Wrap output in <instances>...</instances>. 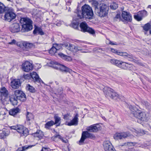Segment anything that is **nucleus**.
<instances>
[{"instance_id":"14","label":"nucleus","mask_w":151,"mask_h":151,"mask_svg":"<svg viewBox=\"0 0 151 151\" xmlns=\"http://www.w3.org/2000/svg\"><path fill=\"white\" fill-rule=\"evenodd\" d=\"M129 136V134L128 132L116 133L114 136V138L115 139H122L126 138Z\"/></svg>"},{"instance_id":"8","label":"nucleus","mask_w":151,"mask_h":151,"mask_svg":"<svg viewBox=\"0 0 151 151\" xmlns=\"http://www.w3.org/2000/svg\"><path fill=\"white\" fill-rule=\"evenodd\" d=\"M80 26L81 31L83 32H87L92 35H94L95 34V30L91 28L88 27L85 22H81L80 24Z\"/></svg>"},{"instance_id":"16","label":"nucleus","mask_w":151,"mask_h":151,"mask_svg":"<svg viewBox=\"0 0 151 151\" xmlns=\"http://www.w3.org/2000/svg\"><path fill=\"white\" fill-rule=\"evenodd\" d=\"M30 76L35 83H41L42 82L43 83V81L39 78L38 75L36 72H33L30 73Z\"/></svg>"},{"instance_id":"26","label":"nucleus","mask_w":151,"mask_h":151,"mask_svg":"<svg viewBox=\"0 0 151 151\" xmlns=\"http://www.w3.org/2000/svg\"><path fill=\"white\" fill-rule=\"evenodd\" d=\"M96 124H93L87 127V130L91 132H97L98 131V129L96 126Z\"/></svg>"},{"instance_id":"6","label":"nucleus","mask_w":151,"mask_h":151,"mask_svg":"<svg viewBox=\"0 0 151 151\" xmlns=\"http://www.w3.org/2000/svg\"><path fill=\"white\" fill-rule=\"evenodd\" d=\"M7 9H8L6 11L4 15V20L6 21L10 22L15 18L16 15L12 8L9 7Z\"/></svg>"},{"instance_id":"35","label":"nucleus","mask_w":151,"mask_h":151,"mask_svg":"<svg viewBox=\"0 0 151 151\" xmlns=\"http://www.w3.org/2000/svg\"><path fill=\"white\" fill-rule=\"evenodd\" d=\"M92 4L93 7L95 8V12H96V9H98V7L99 4L98 1L95 0H93L92 2Z\"/></svg>"},{"instance_id":"21","label":"nucleus","mask_w":151,"mask_h":151,"mask_svg":"<svg viewBox=\"0 0 151 151\" xmlns=\"http://www.w3.org/2000/svg\"><path fill=\"white\" fill-rule=\"evenodd\" d=\"M122 16L123 19L128 22H131L132 21V17L129 13L124 11H123Z\"/></svg>"},{"instance_id":"22","label":"nucleus","mask_w":151,"mask_h":151,"mask_svg":"<svg viewBox=\"0 0 151 151\" xmlns=\"http://www.w3.org/2000/svg\"><path fill=\"white\" fill-rule=\"evenodd\" d=\"M63 47L71 51L75 52L76 46L68 42H65L63 44Z\"/></svg>"},{"instance_id":"5","label":"nucleus","mask_w":151,"mask_h":151,"mask_svg":"<svg viewBox=\"0 0 151 151\" xmlns=\"http://www.w3.org/2000/svg\"><path fill=\"white\" fill-rule=\"evenodd\" d=\"M11 129L16 130L22 136L26 137L29 134L28 129L24 126L18 125L15 126H13L10 127Z\"/></svg>"},{"instance_id":"39","label":"nucleus","mask_w":151,"mask_h":151,"mask_svg":"<svg viewBox=\"0 0 151 151\" xmlns=\"http://www.w3.org/2000/svg\"><path fill=\"white\" fill-rule=\"evenodd\" d=\"M53 45L56 48L57 51L60 49L62 48V46H63V44H53Z\"/></svg>"},{"instance_id":"12","label":"nucleus","mask_w":151,"mask_h":151,"mask_svg":"<svg viewBox=\"0 0 151 151\" xmlns=\"http://www.w3.org/2000/svg\"><path fill=\"white\" fill-rule=\"evenodd\" d=\"M110 62L112 64L123 68H124V66H126V63L125 62L120 61L115 59L110 60Z\"/></svg>"},{"instance_id":"7","label":"nucleus","mask_w":151,"mask_h":151,"mask_svg":"<svg viewBox=\"0 0 151 151\" xmlns=\"http://www.w3.org/2000/svg\"><path fill=\"white\" fill-rule=\"evenodd\" d=\"M103 91L106 97L109 96L112 99H115L118 96V94L115 92L113 89L109 87H105Z\"/></svg>"},{"instance_id":"50","label":"nucleus","mask_w":151,"mask_h":151,"mask_svg":"<svg viewBox=\"0 0 151 151\" xmlns=\"http://www.w3.org/2000/svg\"><path fill=\"white\" fill-rule=\"evenodd\" d=\"M82 50V48L81 47H76L75 52H76L79 50Z\"/></svg>"},{"instance_id":"51","label":"nucleus","mask_w":151,"mask_h":151,"mask_svg":"<svg viewBox=\"0 0 151 151\" xmlns=\"http://www.w3.org/2000/svg\"><path fill=\"white\" fill-rule=\"evenodd\" d=\"M58 22L55 23L54 24L56 25L57 26H60L61 24V22L58 20H57Z\"/></svg>"},{"instance_id":"27","label":"nucleus","mask_w":151,"mask_h":151,"mask_svg":"<svg viewBox=\"0 0 151 151\" xmlns=\"http://www.w3.org/2000/svg\"><path fill=\"white\" fill-rule=\"evenodd\" d=\"M33 33L35 34L38 33V34L41 35H43L44 34V32L42 31V29L39 27H36L33 32Z\"/></svg>"},{"instance_id":"44","label":"nucleus","mask_w":151,"mask_h":151,"mask_svg":"<svg viewBox=\"0 0 151 151\" xmlns=\"http://www.w3.org/2000/svg\"><path fill=\"white\" fill-rule=\"evenodd\" d=\"M134 19L137 21H141L142 18L140 16V15L138 13L137 15L134 16Z\"/></svg>"},{"instance_id":"20","label":"nucleus","mask_w":151,"mask_h":151,"mask_svg":"<svg viewBox=\"0 0 151 151\" xmlns=\"http://www.w3.org/2000/svg\"><path fill=\"white\" fill-rule=\"evenodd\" d=\"M20 82L19 79H14L11 82V86L14 89L18 88L20 86Z\"/></svg>"},{"instance_id":"34","label":"nucleus","mask_w":151,"mask_h":151,"mask_svg":"<svg viewBox=\"0 0 151 151\" xmlns=\"http://www.w3.org/2000/svg\"><path fill=\"white\" fill-rule=\"evenodd\" d=\"M150 25L149 23H147L145 24L143 27V29L145 31V34H147V32H148L150 29Z\"/></svg>"},{"instance_id":"60","label":"nucleus","mask_w":151,"mask_h":151,"mask_svg":"<svg viewBox=\"0 0 151 151\" xmlns=\"http://www.w3.org/2000/svg\"><path fill=\"white\" fill-rule=\"evenodd\" d=\"M0 151H5L4 149L3 148L1 149Z\"/></svg>"},{"instance_id":"33","label":"nucleus","mask_w":151,"mask_h":151,"mask_svg":"<svg viewBox=\"0 0 151 151\" xmlns=\"http://www.w3.org/2000/svg\"><path fill=\"white\" fill-rule=\"evenodd\" d=\"M54 124V122L53 121L47 122L45 124V127L47 129H49L50 127Z\"/></svg>"},{"instance_id":"37","label":"nucleus","mask_w":151,"mask_h":151,"mask_svg":"<svg viewBox=\"0 0 151 151\" xmlns=\"http://www.w3.org/2000/svg\"><path fill=\"white\" fill-rule=\"evenodd\" d=\"M34 119L33 114L31 113L27 112V121H30Z\"/></svg>"},{"instance_id":"61","label":"nucleus","mask_w":151,"mask_h":151,"mask_svg":"<svg viewBox=\"0 0 151 151\" xmlns=\"http://www.w3.org/2000/svg\"><path fill=\"white\" fill-rule=\"evenodd\" d=\"M102 119H104V120H106V119L105 118V117L104 116H102Z\"/></svg>"},{"instance_id":"62","label":"nucleus","mask_w":151,"mask_h":151,"mask_svg":"<svg viewBox=\"0 0 151 151\" xmlns=\"http://www.w3.org/2000/svg\"><path fill=\"white\" fill-rule=\"evenodd\" d=\"M60 92H61V93H62V88H60Z\"/></svg>"},{"instance_id":"32","label":"nucleus","mask_w":151,"mask_h":151,"mask_svg":"<svg viewBox=\"0 0 151 151\" xmlns=\"http://www.w3.org/2000/svg\"><path fill=\"white\" fill-rule=\"evenodd\" d=\"M23 44V46L27 48H31L34 46L33 44L27 42H24Z\"/></svg>"},{"instance_id":"64","label":"nucleus","mask_w":151,"mask_h":151,"mask_svg":"<svg viewBox=\"0 0 151 151\" xmlns=\"http://www.w3.org/2000/svg\"><path fill=\"white\" fill-rule=\"evenodd\" d=\"M149 33L151 35V30L150 31Z\"/></svg>"},{"instance_id":"55","label":"nucleus","mask_w":151,"mask_h":151,"mask_svg":"<svg viewBox=\"0 0 151 151\" xmlns=\"http://www.w3.org/2000/svg\"><path fill=\"white\" fill-rule=\"evenodd\" d=\"M55 138H58L59 139H63L62 137H61L59 135H56L54 136Z\"/></svg>"},{"instance_id":"15","label":"nucleus","mask_w":151,"mask_h":151,"mask_svg":"<svg viewBox=\"0 0 151 151\" xmlns=\"http://www.w3.org/2000/svg\"><path fill=\"white\" fill-rule=\"evenodd\" d=\"M10 30L12 33H17L19 32L20 30V26L19 23H14L10 26Z\"/></svg>"},{"instance_id":"31","label":"nucleus","mask_w":151,"mask_h":151,"mask_svg":"<svg viewBox=\"0 0 151 151\" xmlns=\"http://www.w3.org/2000/svg\"><path fill=\"white\" fill-rule=\"evenodd\" d=\"M58 55L65 60L69 61L71 60V57L68 56L62 53H59Z\"/></svg>"},{"instance_id":"19","label":"nucleus","mask_w":151,"mask_h":151,"mask_svg":"<svg viewBox=\"0 0 151 151\" xmlns=\"http://www.w3.org/2000/svg\"><path fill=\"white\" fill-rule=\"evenodd\" d=\"M8 95V91L5 87H2L0 89V100H2L3 97H7Z\"/></svg>"},{"instance_id":"46","label":"nucleus","mask_w":151,"mask_h":151,"mask_svg":"<svg viewBox=\"0 0 151 151\" xmlns=\"http://www.w3.org/2000/svg\"><path fill=\"white\" fill-rule=\"evenodd\" d=\"M72 27L76 29H78V24L76 23H73L72 24Z\"/></svg>"},{"instance_id":"43","label":"nucleus","mask_w":151,"mask_h":151,"mask_svg":"<svg viewBox=\"0 0 151 151\" xmlns=\"http://www.w3.org/2000/svg\"><path fill=\"white\" fill-rule=\"evenodd\" d=\"M111 9L115 10L118 7V5L116 3H113L110 6Z\"/></svg>"},{"instance_id":"57","label":"nucleus","mask_w":151,"mask_h":151,"mask_svg":"<svg viewBox=\"0 0 151 151\" xmlns=\"http://www.w3.org/2000/svg\"><path fill=\"white\" fill-rule=\"evenodd\" d=\"M29 77V74H27L26 75H25L24 76V77L25 78H27V77Z\"/></svg>"},{"instance_id":"17","label":"nucleus","mask_w":151,"mask_h":151,"mask_svg":"<svg viewBox=\"0 0 151 151\" xmlns=\"http://www.w3.org/2000/svg\"><path fill=\"white\" fill-rule=\"evenodd\" d=\"M55 63L57 65V66L54 67L55 68L57 69H59L60 70L64 72H70L71 70L64 65L55 62Z\"/></svg>"},{"instance_id":"2","label":"nucleus","mask_w":151,"mask_h":151,"mask_svg":"<svg viewBox=\"0 0 151 151\" xmlns=\"http://www.w3.org/2000/svg\"><path fill=\"white\" fill-rule=\"evenodd\" d=\"M129 108L131 111V114L135 117L138 119V122L139 123L141 121H147L149 119L148 115L145 112H142L141 111L133 107L132 106H129Z\"/></svg>"},{"instance_id":"48","label":"nucleus","mask_w":151,"mask_h":151,"mask_svg":"<svg viewBox=\"0 0 151 151\" xmlns=\"http://www.w3.org/2000/svg\"><path fill=\"white\" fill-rule=\"evenodd\" d=\"M120 15L117 14L114 18V20L115 21H117V19H120Z\"/></svg>"},{"instance_id":"24","label":"nucleus","mask_w":151,"mask_h":151,"mask_svg":"<svg viewBox=\"0 0 151 151\" xmlns=\"http://www.w3.org/2000/svg\"><path fill=\"white\" fill-rule=\"evenodd\" d=\"M32 135L35 137H37L40 139H42L44 136L42 132L40 130H38L35 133H32Z\"/></svg>"},{"instance_id":"52","label":"nucleus","mask_w":151,"mask_h":151,"mask_svg":"<svg viewBox=\"0 0 151 151\" xmlns=\"http://www.w3.org/2000/svg\"><path fill=\"white\" fill-rule=\"evenodd\" d=\"M49 150L48 148L42 147L41 151H49Z\"/></svg>"},{"instance_id":"40","label":"nucleus","mask_w":151,"mask_h":151,"mask_svg":"<svg viewBox=\"0 0 151 151\" xmlns=\"http://www.w3.org/2000/svg\"><path fill=\"white\" fill-rule=\"evenodd\" d=\"M138 13L140 15V16L142 17H145L147 15V12L145 10L140 11L138 12Z\"/></svg>"},{"instance_id":"63","label":"nucleus","mask_w":151,"mask_h":151,"mask_svg":"<svg viewBox=\"0 0 151 151\" xmlns=\"http://www.w3.org/2000/svg\"><path fill=\"white\" fill-rule=\"evenodd\" d=\"M151 5H149V6H148V8H151Z\"/></svg>"},{"instance_id":"3","label":"nucleus","mask_w":151,"mask_h":151,"mask_svg":"<svg viewBox=\"0 0 151 151\" xmlns=\"http://www.w3.org/2000/svg\"><path fill=\"white\" fill-rule=\"evenodd\" d=\"M20 22L22 24V28L21 31L22 32H26L31 30L32 28V21L27 18H22Z\"/></svg>"},{"instance_id":"4","label":"nucleus","mask_w":151,"mask_h":151,"mask_svg":"<svg viewBox=\"0 0 151 151\" xmlns=\"http://www.w3.org/2000/svg\"><path fill=\"white\" fill-rule=\"evenodd\" d=\"M109 9V7L106 4H100L99 9H96L95 13L101 17H104L107 15Z\"/></svg>"},{"instance_id":"25","label":"nucleus","mask_w":151,"mask_h":151,"mask_svg":"<svg viewBox=\"0 0 151 151\" xmlns=\"http://www.w3.org/2000/svg\"><path fill=\"white\" fill-rule=\"evenodd\" d=\"M9 100L13 105H17L18 99L16 96L15 95L14 93L10 97Z\"/></svg>"},{"instance_id":"59","label":"nucleus","mask_w":151,"mask_h":151,"mask_svg":"<svg viewBox=\"0 0 151 151\" xmlns=\"http://www.w3.org/2000/svg\"><path fill=\"white\" fill-rule=\"evenodd\" d=\"M98 50H103L102 48H98Z\"/></svg>"},{"instance_id":"30","label":"nucleus","mask_w":151,"mask_h":151,"mask_svg":"<svg viewBox=\"0 0 151 151\" xmlns=\"http://www.w3.org/2000/svg\"><path fill=\"white\" fill-rule=\"evenodd\" d=\"M20 111L19 109L18 108H16L12 109L9 111V114L12 115L14 116L19 112Z\"/></svg>"},{"instance_id":"38","label":"nucleus","mask_w":151,"mask_h":151,"mask_svg":"<svg viewBox=\"0 0 151 151\" xmlns=\"http://www.w3.org/2000/svg\"><path fill=\"white\" fill-rule=\"evenodd\" d=\"M134 130L135 132L139 135L142 136L145 134V132L143 130L140 129L138 131L135 129Z\"/></svg>"},{"instance_id":"47","label":"nucleus","mask_w":151,"mask_h":151,"mask_svg":"<svg viewBox=\"0 0 151 151\" xmlns=\"http://www.w3.org/2000/svg\"><path fill=\"white\" fill-rule=\"evenodd\" d=\"M69 116H70V114H67L64 115L63 118L65 119L68 120L69 119Z\"/></svg>"},{"instance_id":"54","label":"nucleus","mask_w":151,"mask_h":151,"mask_svg":"<svg viewBox=\"0 0 151 151\" xmlns=\"http://www.w3.org/2000/svg\"><path fill=\"white\" fill-rule=\"evenodd\" d=\"M142 103L145 106H149V103L147 101H142Z\"/></svg>"},{"instance_id":"23","label":"nucleus","mask_w":151,"mask_h":151,"mask_svg":"<svg viewBox=\"0 0 151 151\" xmlns=\"http://www.w3.org/2000/svg\"><path fill=\"white\" fill-rule=\"evenodd\" d=\"M121 56L125 58L128 59L129 61H133L134 60V57L132 54H128L126 52H122Z\"/></svg>"},{"instance_id":"1","label":"nucleus","mask_w":151,"mask_h":151,"mask_svg":"<svg viewBox=\"0 0 151 151\" xmlns=\"http://www.w3.org/2000/svg\"><path fill=\"white\" fill-rule=\"evenodd\" d=\"M82 12H78L77 16L79 19L85 18L88 19L93 18L94 14L92 9L90 6L87 4H85L81 7Z\"/></svg>"},{"instance_id":"56","label":"nucleus","mask_w":151,"mask_h":151,"mask_svg":"<svg viewBox=\"0 0 151 151\" xmlns=\"http://www.w3.org/2000/svg\"><path fill=\"white\" fill-rule=\"evenodd\" d=\"M109 44H111L112 45H117V44H116V42H115V43H114L113 42H111V41H109Z\"/></svg>"},{"instance_id":"45","label":"nucleus","mask_w":151,"mask_h":151,"mask_svg":"<svg viewBox=\"0 0 151 151\" xmlns=\"http://www.w3.org/2000/svg\"><path fill=\"white\" fill-rule=\"evenodd\" d=\"M35 145H29L28 146H25L22 147V151H25L26 150H27L29 148H31L33 146H34Z\"/></svg>"},{"instance_id":"13","label":"nucleus","mask_w":151,"mask_h":151,"mask_svg":"<svg viewBox=\"0 0 151 151\" xmlns=\"http://www.w3.org/2000/svg\"><path fill=\"white\" fill-rule=\"evenodd\" d=\"M103 146L105 151H116L111 143L109 141H106L104 142Z\"/></svg>"},{"instance_id":"28","label":"nucleus","mask_w":151,"mask_h":151,"mask_svg":"<svg viewBox=\"0 0 151 151\" xmlns=\"http://www.w3.org/2000/svg\"><path fill=\"white\" fill-rule=\"evenodd\" d=\"M55 122L54 124H56V126L58 127L60 126V124L61 119L60 117L57 115H55L54 116Z\"/></svg>"},{"instance_id":"11","label":"nucleus","mask_w":151,"mask_h":151,"mask_svg":"<svg viewBox=\"0 0 151 151\" xmlns=\"http://www.w3.org/2000/svg\"><path fill=\"white\" fill-rule=\"evenodd\" d=\"M22 70L25 72H28L33 68L32 64L28 61H26L22 64Z\"/></svg>"},{"instance_id":"10","label":"nucleus","mask_w":151,"mask_h":151,"mask_svg":"<svg viewBox=\"0 0 151 151\" xmlns=\"http://www.w3.org/2000/svg\"><path fill=\"white\" fill-rule=\"evenodd\" d=\"M14 93L18 100L22 102L26 100V95L22 91L20 90H16L14 91Z\"/></svg>"},{"instance_id":"41","label":"nucleus","mask_w":151,"mask_h":151,"mask_svg":"<svg viewBox=\"0 0 151 151\" xmlns=\"http://www.w3.org/2000/svg\"><path fill=\"white\" fill-rule=\"evenodd\" d=\"M56 51L57 50L56 48L53 45L52 47L49 50V52L51 55H54L56 52Z\"/></svg>"},{"instance_id":"29","label":"nucleus","mask_w":151,"mask_h":151,"mask_svg":"<svg viewBox=\"0 0 151 151\" xmlns=\"http://www.w3.org/2000/svg\"><path fill=\"white\" fill-rule=\"evenodd\" d=\"M8 7H6L2 3L0 2V13L1 14L7 10V8H9Z\"/></svg>"},{"instance_id":"53","label":"nucleus","mask_w":151,"mask_h":151,"mask_svg":"<svg viewBox=\"0 0 151 151\" xmlns=\"http://www.w3.org/2000/svg\"><path fill=\"white\" fill-rule=\"evenodd\" d=\"M16 41L15 40H12V42H9V44L10 45H13L16 43Z\"/></svg>"},{"instance_id":"58","label":"nucleus","mask_w":151,"mask_h":151,"mask_svg":"<svg viewBox=\"0 0 151 151\" xmlns=\"http://www.w3.org/2000/svg\"><path fill=\"white\" fill-rule=\"evenodd\" d=\"M22 148H19L18 150V151H22Z\"/></svg>"},{"instance_id":"36","label":"nucleus","mask_w":151,"mask_h":151,"mask_svg":"<svg viewBox=\"0 0 151 151\" xmlns=\"http://www.w3.org/2000/svg\"><path fill=\"white\" fill-rule=\"evenodd\" d=\"M26 88L29 92L32 93H34L36 91L35 89L32 86H31L29 84H28Z\"/></svg>"},{"instance_id":"9","label":"nucleus","mask_w":151,"mask_h":151,"mask_svg":"<svg viewBox=\"0 0 151 151\" xmlns=\"http://www.w3.org/2000/svg\"><path fill=\"white\" fill-rule=\"evenodd\" d=\"M95 138V135L92 133H91L88 131H84L82 133L81 137L79 141V144L81 145L86 138L92 139Z\"/></svg>"},{"instance_id":"18","label":"nucleus","mask_w":151,"mask_h":151,"mask_svg":"<svg viewBox=\"0 0 151 151\" xmlns=\"http://www.w3.org/2000/svg\"><path fill=\"white\" fill-rule=\"evenodd\" d=\"M78 113L74 115V117L72 120L68 123L67 125L69 126L77 125L78 122Z\"/></svg>"},{"instance_id":"42","label":"nucleus","mask_w":151,"mask_h":151,"mask_svg":"<svg viewBox=\"0 0 151 151\" xmlns=\"http://www.w3.org/2000/svg\"><path fill=\"white\" fill-rule=\"evenodd\" d=\"M111 51L113 53L116 54L117 55L121 56L122 52L119 51L114 49L112 48H111Z\"/></svg>"},{"instance_id":"49","label":"nucleus","mask_w":151,"mask_h":151,"mask_svg":"<svg viewBox=\"0 0 151 151\" xmlns=\"http://www.w3.org/2000/svg\"><path fill=\"white\" fill-rule=\"evenodd\" d=\"M23 42H18L17 43V45L19 47H22V46H23Z\"/></svg>"}]
</instances>
